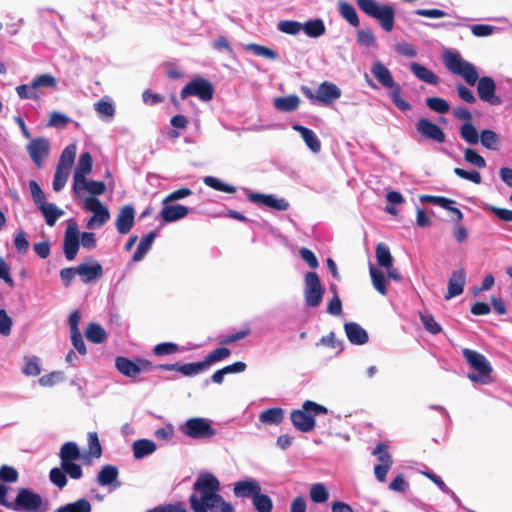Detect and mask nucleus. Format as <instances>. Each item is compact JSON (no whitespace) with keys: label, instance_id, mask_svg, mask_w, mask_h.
Returning a JSON list of instances; mask_svg holds the SVG:
<instances>
[{"label":"nucleus","instance_id":"nucleus-1","mask_svg":"<svg viewBox=\"0 0 512 512\" xmlns=\"http://www.w3.org/2000/svg\"><path fill=\"white\" fill-rule=\"evenodd\" d=\"M443 62L451 73L461 76L468 85L473 86L477 83V94L480 100L495 106L502 103L501 98L495 94V81L488 76L479 78L476 67L465 61L459 52L446 50L443 54Z\"/></svg>","mask_w":512,"mask_h":512},{"label":"nucleus","instance_id":"nucleus-2","mask_svg":"<svg viewBox=\"0 0 512 512\" xmlns=\"http://www.w3.org/2000/svg\"><path fill=\"white\" fill-rule=\"evenodd\" d=\"M193 489L201 496L192 494L190 507L194 512H234V507L218 493L220 482L209 472L201 473L193 484Z\"/></svg>","mask_w":512,"mask_h":512},{"label":"nucleus","instance_id":"nucleus-3","mask_svg":"<svg viewBox=\"0 0 512 512\" xmlns=\"http://www.w3.org/2000/svg\"><path fill=\"white\" fill-rule=\"evenodd\" d=\"M358 8L367 16L378 21L381 28L391 32L394 28L395 9L388 4H381L376 0H355Z\"/></svg>","mask_w":512,"mask_h":512},{"label":"nucleus","instance_id":"nucleus-4","mask_svg":"<svg viewBox=\"0 0 512 512\" xmlns=\"http://www.w3.org/2000/svg\"><path fill=\"white\" fill-rule=\"evenodd\" d=\"M328 409L316 402L306 400L302 404V409L293 410L291 412V422L293 426L300 432H310L315 428V416L319 414H327Z\"/></svg>","mask_w":512,"mask_h":512},{"label":"nucleus","instance_id":"nucleus-5","mask_svg":"<svg viewBox=\"0 0 512 512\" xmlns=\"http://www.w3.org/2000/svg\"><path fill=\"white\" fill-rule=\"evenodd\" d=\"M462 354L470 368L475 371L468 374L471 381L480 384H488L492 381L493 368L483 354L469 348H464Z\"/></svg>","mask_w":512,"mask_h":512},{"label":"nucleus","instance_id":"nucleus-6","mask_svg":"<svg viewBox=\"0 0 512 512\" xmlns=\"http://www.w3.org/2000/svg\"><path fill=\"white\" fill-rule=\"evenodd\" d=\"M371 72L373 76L379 81V83H381L385 88L392 89L390 94L391 101L397 108H399L401 111L410 110V104L401 97L402 90L400 85L395 83L391 72L383 63L380 61L374 62Z\"/></svg>","mask_w":512,"mask_h":512},{"label":"nucleus","instance_id":"nucleus-7","mask_svg":"<svg viewBox=\"0 0 512 512\" xmlns=\"http://www.w3.org/2000/svg\"><path fill=\"white\" fill-rule=\"evenodd\" d=\"M115 368L122 375L135 378L142 372H149L154 368L152 362L146 358L137 357L131 360L124 356H118L115 359Z\"/></svg>","mask_w":512,"mask_h":512},{"label":"nucleus","instance_id":"nucleus-8","mask_svg":"<svg viewBox=\"0 0 512 512\" xmlns=\"http://www.w3.org/2000/svg\"><path fill=\"white\" fill-rule=\"evenodd\" d=\"M325 293L320 278L316 272H307L304 276V299L308 307L320 305Z\"/></svg>","mask_w":512,"mask_h":512},{"label":"nucleus","instance_id":"nucleus-9","mask_svg":"<svg viewBox=\"0 0 512 512\" xmlns=\"http://www.w3.org/2000/svg\"><path fill=\"white\" fill-rule=\"evenodd\" d=\"M214 95V87L210 81L207 79L198 77L188 84H186L181 92L180 97L182 100L186 99L189 96H196L200 100L207 102L213 98Z\"/></svg>","mask_w":512,"mask_h":512},{"label":"nucleus","instance_id":"nucleus-10","mask_svg":"<svg viewBox=\"0 0 512 512\" xmlns=\"http://www.w3.org/2000/svg\"><path fill=\"white\" fill-rule=\"evenodd\" d=\"M181 431L193 439L211 438L216 434V430L210 425L209 421L200 417L189 418Z\"/></svg>","mask_w":512,"mask_h":512},{"label":"nucleus","instance_id":"nucleus-11","mask_svg":"<svg viewBox=\"0 0 512 512\" xmlns=\"http://www.w3.org/2000/svg\"><path fill=\"white\" fill-rule=\"evenodd\" d=\"M79 247V227L74 219H70L64 234L63 252L65 258L68 261L74 260L79 251Z\"/></svg>","mask_w":512,"mask_h":512},{"label":"nucleus","instance_id":"nucleus-12","mask_svg":"<svg viewBox=\"0 0 512 512\" xmlns=\"http://www.w3.org/2000/svg\"><path fill=\"white\" fill-rule=\"evenodd\" d=\"M373 455H376L381 464L374 467L375 477L378 481L384 482L386 475L393 463L392 456L388 452V446L385 443H378L374 448Z\"/></svg>","mask_w":512,"mask_h":512},{"label":"nucleus","instance_id":"nucleus-13","mask_svg":"<svg viewBox=\"0 0 512 512\" xmlns=\"http://www.w3.org/2000/svg\"><path fill=\"white\" fill-rule=\"evenodd\" d=\"M49 150V140L44 137L34 138L27 145V152L38 168L43 166V161L48 156Z\"/></svg>","mask_w":512,"mask_h":512},{"label":"nucleus","instance_id":"nucleus-14","mask_svg":"<svg viewBox=\"0 0 512 512\" xmlns=\"http://www.w3.org/2000/svg\"><path fill=\"white\" fill-rule=\"evenodd\" d=\"M417 132L425 139L437 143H444L446 140L443 129L427 118H420L416 123Z\"/></svg>","mask_w":512,"mask_h":512},{"label":"nucleus","instance_id":"nucleus-15","mask_svg":"<svg viewBox=\"0 0 512 512\" xmlns=\"http://www.w3.org/2000/svg\"><path fill=\"white\" fill-rule=\"evenodd\" d=\"M88 262L79 264L77 268V275H79L81 281L85 284L90 283L103 276L102 265L95 261L93 258H89Z\"/></svg>","mask_w":512,"mask_h":512},{"label":"nucleus","instance_id":"nucleus-16","mask_svg":"<svg viewBox=\"0 0 512 512\" xmlns=\"http://www.w3.org/2000/svg\"><path fill=\"white\" fill-rule=\"evenodd\" d=\"M262 488L260 483L253 478H246L244 480L237 481L233 487V493L237 498H251L258 492H261Z\"/></svg>","mask_w":512,"mask_h":512},{"label":"nucleus","instance_id":"nucleus-17","mask_svg":"<svg viewBox=\"0 0 512 512\" xmlns=\"http://www.w3.org/2000/svg\"><path fill=\"white\" fill-rule=\"evenodd\" d=\"M247 198L252 203L263 204L278 211H286L289 208V203L285 199H278L273 195L250 192Z\"/></svg>","mask_w":512,"mask_h":512},{"label":"nucleus","instance_id":"nucleus-18","mask_svg":"<svg viewBox=\"0 0 512 512\" xmlns=\"http://www.w3.org/2000/svg\"><path fill=\"white\" fill-rule=\"evenodd\" d=\"M84 208L87 211L93 212V216L97 220V224L99 226L104 225L110 219L108 208L105 207L96 197H86L84 200Z\"/></svg>","mask_w":512,"mask_h":512},{"label":"nucleus","instance_id":"nucleus-19","mask_svg":"<svg viewBox=\"0 0 512 512\" xmlns=\"http://www.w3.org/2000/svg\"><path fill=\"white\" fill-rule=\"evenodd\" d=\"M341 89L329 81L322 82L317 89V101L329 105L341 97Z\"/></svg>","mask_w":512,"mask_h":512},{"label":"nucleus","instance_id":"nucleus-20","mask_svg":"<svg viewBox=\"0 0 512 512\" xmlns=\"http://www.w3.org/2000/svg\"><path fill=\"white\" fill-rule=\"evenodd\" d=\"M135 211L131 205L123 206L117 216L115 225L120 234H128L134 225Z\"/></svg>","mask_w":512,"mask_h":512},{"label":"nucleus","instance_id":"nucleus-21","mask_svg":"<svg viewBox=\"0 0 512 512\" xmlns=\"http://www.w3.org/2000/svg\"><path fill=\"white\" fill-rule=\"evenodd\" d=\"M466 282V271L463 268L455 270L448 283V291L445 299L449 300L463 293L464 285Z\"/></svg>","mask_w":512,"mask_h":512},{"label":"nucleus","instance_id":"nucleus-22","mask_svg":"<svg viewBox=\"0 0 512 512\" xmlns=\"http://www.w3.org/2000/svg\"><path fill=\"white\" fill-rule=\"evenodd\" d=\"M344 330L348 340L354 345H364L369 340L367 331L356 322L345 323Z\"/></svg>","mask_w":512,"mask_h":512},{"label":"nucleus","instance_id":"nucleus-23","mask_svg":"<svg viewBox=\"0 0 512 512\" xmlns=\"http://www.w3.org/2000/svg\"><path fill=\"white\" fill-rule=\"evenodd\" d=\"M119 470L116 466L107 464L104 465L97 474V482L100 486H113L119 487L118 481Z\"/></svg>","mask_w":512,"mask_h":512},{"label":"nucleus","instance_id":"nucleus-24","mask_svg":"<svg viewBox=\"0 0 512 512\" xmlns=\"http://www.w3.org/2000/svg\"><path fill=\"white\" fill-rule=\"evenodd\" d=\"M160 216L163 222L171 223L184 218L189 213V208L183 205L163 204Z\"/></svg>","mask_w":512,"mask_h":512},{"label":"nucleus","instance_id":"nucleus-25","mask_svg":"<svg viewBox=\"0 0 512 512\" xmlns=\"http://www.w3.org/2000/svg\"><path fill=\"white\" fill-rule=\"evenodd\" d=\"M411 72L421 81L430 85H438L440 82L439 77L425 66L412 62L409 65Z\"/></svg>","mask_w":512,"mask_h":512},{"label":"nucleus","instance_id":"nucleus-26","mask_svg":"<svg viewBox=\"0 0 512 512\" xmlns=\"http://www.w3.org/2000/svg\"><path fill=\"white\" fill-rule=\"evenodd\" d=\"M293 130L300 133L305 144L309 147V149L312 152H314V153L320 152L321 142L311 129L304 127L302 125H299V124H295V125H293Z\"/></svg>","mask_w":512,"mask_h":512},{"label":"nucleus","instance_id":"nucleus-27","mask_svg":"<svg viewBox=\"0 0 512 512\" xmlns=\"http://www.w3.org/2000/svg\"><path fill=\"white\" fill-rule=\"evenodd\" d=\"M85 336L90 342L94 344H102L108 338L105 329L96 322H91L88 324L85 330Z\"/></svg>","mask_w":512,"mask_h":512},{"label":"nucleus","instance_id":"nucleus-28","mask_svg":"<svg viewBox=\"0 0 512 512\" xmlns=\"http://www.w3.org/2000/svg\"><path fill=\"white\" fill-rule=\"evenodd\" d=\"M273 104L278 111L291 112L299 107L300 98L294 94L285 97H277L274 99Z\"/></svg>","mask_w":512,"mask_h":512},{"label":"nucleus","instance_id":"nucleus-29","mask_svg":"<svg viewBox=\"0 0 512 512\" xmlns=\"http://www.w3.org/2000/svg\"><path fill=\"white\" fill-rule=\"evenodd\" d=\"M283 419L284 410L280 407L266 409L259 415V421L267 425H279Z\"/></svg>","mask_w":512,"mask_h":512},{"label":"nucleus","instance_id":"nucleus-30","mask_svg":"<svg viewBox=\"0 0 512 512\" xmlns=\"http://www.w3.org/2000/svg\"><path fill=\"white\" fill-rule=\"evenodd\" d=\"M157 236L156 231H151L140 241L137 249L133 253L132 259L135 262L141 261L146 253L150 250L155 238Z\"/></svg>","mask_w":512,"mask_h":512},{"label":"nucleus","instance_id":"nucleus-31","mask_svg":"<svg viewBox=\"0 0 512 512\" xmlns=\"http://www.w3.org/2000/svg\"><path fill=\"white\" fill-rule=\"evenodd\" d=\"M156 450V444L148 439H139L133 443V455L136 459L144 458Z\"/></svg>","mask_w":512,"mask_h":512},{"label":"nucleus","instance_id":"nucleus-32","mask_svg":"<svg viewBox=\"0 0 512 512\" xmlns=\"http://www.w3.org/2000/svg\"><path fill=\"white\" fill-rule=\"evenodd\" d=\"M38 209L42 212L47 225L51 227L54 226L58 218L64 214L63 210L59 209L53 203L46 202L43 205H39Z\"/></svg>","mask_w":512,"mask_h":512},{"label":"nucleus","instance_id":"nucleus-33","mask_svg":"<svg viewBox=\"0 0 512 512\" xmlns=\"http://www.w3.org/2000/svg\"><path fill=\"white\" fill-rule=\"evenodd\" d=\"M61 463L76 461L81 458L79 447L74 442H66L62 445L59 453Z\"/></svg>","mask_w":512,"mask_h":512},{"label":"nucleus","instance_id":"nucleus-34","mask_svg":"<svg viewBox=\"0 0 512 512\" xmlns=\"http://www.w3.org/2000/svg\"><path fill=\"white\" fill-rule=\"evenodd\" d=\"M369 273H370L372 284H373L374 288L381 295H386L388 281L385 278L384 273L381 270L375 268L374 266H370Z\"/></svg>","mask_w":512,"mask_h":512},{"label":"nucleus","instance_id":"nucleus-35","mask_svg":"<svg viewBox=\"0 0 512 512\" xmlns=\"http://www.w3.org/2000/svg\"><path fill=\"white\" fill-rule=\"evenodd\" d=\"M302 29L307 36L312 38H318L326 31L324 22L321 19H314L305 22L304 25H302Z\"/></svg>","mask_w":512,"mask_h":512},{"label":"nucleus","instance_id":"nucleus-36","mask_svg":"<svg viewBox=\"0 0 512 512\" xmlns=\"http://www.w3.org/2000/svg\"><path fill=\"white\" fill-rule=\"evenodd\" d=\"M339 13L353 27H358L360 25L358 14L350 3L341 2L339 4Z\"/></svg>","mask_w":512,"mask_h":512},{"label":"nucleus","instance_id":"nucleus-37","mask_svg":"<svg viewBox=\"0 0 512 512\" xmlns=\"http://www.w3.org/2000/svg\"><path fill=\"white\" fill-rule=\"evenodd\" d=\"M376 259L379 266L391 268L393 265V257L389 248L384 243H379L375 249Z\"/></svg>","mask_w":512,"mask_h":512},{"label":"nucleus","instance_id":"nucleus-38","mask_svg":"<svg viewBox=\"0 0 512 512\" xmlns=\"http://www.w3.org/2000/svg\"><path fill=\"white\" fill-rule=\"evenodd\" d=\"M252 505L257 512H272L273 501L267 494H263L262 491L258 492L253 497Z\"/></svg>","mask_w":512,"mask_h":512},{"label":"nucleus","instance_id":"nucleus-39","mask_svg":"<svg viewBox=\"0 0 512 512\" xmlns=\"http://www.w3.org/2000/svg\"><path fill=\"white\" fill-rule=\"evenodd\" d=\"M481 144L489 150H498L500 145V138L498 134L490 129L481 131L480 139Z\"/></svg>","mask_w":512,"mask_h":512},{"label":"nucleus","instance_id":"nucleus-40","mask_svg":"<svg viewBox=\"0 0 512 512\" xmlns=\"http://www.w3.org/2000/svg\"><path fill=\"white\" fill-rule=\"evenodd\" d=\"M460 136L469 144H477L480 136L476 127L471 122H465L460 128Z\"/></svg>","mask_w":512,"mask_h":512},{"label":"nucleus","instance_id":"nucleus-41","mask_svg":"<svg viewBox=\"0 0 512 512\" xmlns=\"http://www.w3.org/2000/svg\"><path fill=\"white\" fill-rule=\"evenodd\" d=\"M203 182L208 187H210L214 190H217V191H221V192H225V193H229V194H233L237 191L235 186L224 183L220 179L213 177V176H206L203 179Z\"/></svg>","mask_w":512,"mask_h":512},{"label":"nucleus","instance_id":"nucleus-42","mask_svg":"<svg viewBox=\"0 0 512 512\" xmlns=\"http://www.w3.org/2000/svg\"><path fill=\"white\" fill-rule=\"evenodd\" d=\"M56 512H91V504L87 499L81 498L59 507Z\"/></svg>","mask_w":512,"mask_h":512},{"label":"nucleus","instance_id":"nucleus-43","mask_svg":"<svg viewBox=\"0 0 512 512\" xmlns=\"http://www.w3.org/2000/svg\"><path fill=\"white\" fill-rule=\"evenodd\" d=\"M246 50H249L253 52L255 55L269 59V60H276L278 58V54L275 50L259 45L256 43H250L245 46Z\"/></svg>","mask_w":512,"mask_h":512},{"label":"nucleus","instance_id":"nucleus-44","mask_svg":"<svg viewBox=\"0 0 512 512\" xmlns=\"http://www.w3.org/2000/svg\"><path fill=\"white\" fill-rule=\"evenodd\" d=\"M75 157L76 145L70 144L63 149L57 166L70 170L71 166L74 164Z\"/></svg>","mask_w":512,"mask_h":512},{"label":"nucleus","instance_id":"nucleus-45","mask_svg":"<svg viewBox=\"0 0 512 512\" xmlns=\"http://www.w3.org/2000/svg\"><path fill=\"white\" fill-rule=\"evenodd\" d=\"M94 108L97 114L106 120H111L115 115V107L111 101L101 99L94 104Z\"/></svg>","mask_w":512,"mask_h":512},{"label":"nucleus","instance_id":"nucleus-46","mask_svg":"<svg viewBox=\"0 0 512 512\" xmlns=\"http://www.w3.org/2000/svg\"><path fill=\"white\" fill-rule=\"evenodd\" d=\"M309 496L314 503H324L329 498V492L323 483H316L311 486Z\"/></svg>","mask_w":512,"mask_h":512},{"label":"nucleus","instance_id":"nucleus-47","mask_svg":"<svg viewBox=\"0 0 512 512\" xmlns=\"http://www.w3.org/2000/svg\"><path fill=\"white\" fill-rule=\"evenodd\" d=\"M427 107L439 114H446L450 111L449 103L440 97H429L426 99Z\"/></svg>","mask_w":512,"mask_h":512},{"label":"nucleus","instance_id":"nucleus-48","mask_svg":"<svg viewBox=\"0 0 512 512\" xmlns=\"http://www.w3.org/2000/svg\"><path fill=\"white\" fill-rule=\"evenodd\" d=\"M69 173H70L69 169H66V168H63L60 166L56 167L53 184H52L54 191L59 192L60 190L63 189V187L65 186V184L68 180Z\"/></svg>","mask_w":512,"mask_h":512},{"label":"nucleus","instance_id":"nucleus-49","mask_svg":"<svg viewBox=\"0 0 512 512\" xmlns=\"http://www.w3.org/2000/svg\"><path fill=\"white\" fill-rule=\"evenodd\" d=\"M230 354H231L230 349H228L226 347L217 348L214 351H212L211 353H209L204 358V363H205L206 367L208 368L211 364L228 358L230 356Z\"/></svg>","mask_w":512,"mask_h":512},{"label":"nucleus","instance_id":"nucleus-50","mask_svg":"<svg viewBox=\"0 0 512 512\" xmlns=\"http://www.w3.org/2000/svg\"><path fill=\"white\" fill-rule=\"evenodd\" d=\"M32 84L36 90L42 87L55 89L57 87V79L51 74H42L35 77Z\"/></svg>","mask_w":512,"mask_h":512},{"label":"nucleus","instance_id":"nucleus-51","mask_svg":"<svg viewBox=\"0 0 512 512\" xmlns=\"http://www.w3.org/2000/svg\"><path fill=\"white\" fill-rule=\"evenodd\" d=\"M207 369L204 360L200 362L180 364L179 372L185 376H194Z\"/></svg>","mask_w":512,"mask_h":512},{"label":"nucleus","instance_id":"nucleus-52","mask_svg":"<svg viewBox=\"0 0 512 512\" xmlns=\"http://www.w3.org/2000/svg\"><path fill=\"white\" fill-rule=\"evenodd\" d=\"M93 159L89 152H84L80 155L78 165L74 172L79 174H89L92 171Z\"/></svg>","mask_w":512,"mask_h":512},{"label":"nucleus","instance_id":"nucleus-53","mask_svg":"<svg viewBox=\"0 0 512 512\" xmlns=\"http://www.w3.org/2000/svg\"><path fill=\"white\" fill-rule=\"evenodd\" d=\"M279 31L289 35H296L302 29V24L295 20H282L278 23Z\"/></svg>","mask_w":512,"mask_h":512},{"label":"nucleus","instance_id":"nucleus-54","mask_svg":"<svg viewBox=\"0 0 512 512\" xmlns=\"http://www.w3.org/2000/svg\"><path fill=\"white\" fill-rule=\"evenodd\" d=\"M464 159H465V161L469 162L470 164H472L478 168L486 167L485 159L476 150H474L472 148L465 149Z\"/></svg>","mask_w":512,"mask_h":512},{"label":"nucleus","instance_id":"nucleus-55","mask_svg":"<svg viewBox=\"0 0 512 512\" xmlns=\"http://www.w3.org/2000/svg\"><path fill=\"white\" fill-rule=\"evenodd\" d=\"M89 454L94 458H100L102 455V446L96 432L88 433Z\"/></svg>","mask_w":512,"mask_h":512},{"label":"nucleus","instance_id":"nucleus-56","mask_svg":"<svg viewBox=\"0 0 512 512\" xmlns=\"http://www.w3.org/2000/svg\"><path fill=\"white\" fill-rule=\"evenodd\" d=\"M422 202H428L435 205H438L444 209H451V205L455 204V201L443 196H432V195H423L420 197Z\"/></svg>","mask_w":512,"mask_h":512},{"label":"nucleus","instance_id":"nucleus-57","mask_svg":"<svg viewBox=\"0 0 512 512\" xmlns=\"http://www.w3.org/2000/svg\"><path fill=\"white\" fill-rule=\"evenodd\" d=\"M50 481L59 489H63L67 485L66 472L62 468H52L49 473Z\"/></svg>","mask_w":512,"mask_h":512},{"label":"nucleus","instance_id":"nucleus-58","mask_svg":"<svg viewBox=\"0 0 512 512\" xmlns=\"http://www.w3.org/2000/svg\"><path fill=\"white\" fill-rule=\"evenodd\" d=\"M179 351V346L173 342L159 343L153 348V353L156 356L171 355Z\"/></svg>","mask_w":512,"mask_h":512},{"label":"nucleus","instance_id":"nucleus-59","mask_svg":"<svg viewBox=\"0 0 512 512\" xmlns=\"http://www.w3.org/2000/svg\"><path fill=\"white\" fill-rule=\"evenodd\" d=\"M29 188L31 192V196L33 198V201L35 205L39 208V205H43L46 203V197L41 189L40 185L35 180L29 181Z\"/></svg>","mask_w":512,"mask_h":512},{"label":"nucleus","instance_id":"nucleus-60","mask_svg":"<svg viewBox=\"0 0 512 512\" xmlns=\"http://www.w3.org/2000/svg\"><path fill=\"white\" fill-rule=\"evenodd\" d=\"M70 123V118L66 115L53 111L49 115V120L47 122V126L55 127V128H63Z\"/></svg>","mask_w":512,"mask_h":512},{"label":"nucleus","instance_id":"nucleus-61","mask_svg":"<svg viewBox=\"0 0 512 512\" xmlns=\"http://www.w3.org/2000/svg\"><path fill=\"white\" fill-rule=\"evenodd\" d=\"M421 322L424 328L431 334H439L442 331L441 325L435 321L434 317L430 314H420Z\"/></svg>","mask_w":512,"mask_h":512},{"label":"nucleus","instance_id":"nucleus-62","mask_svg":"<svg viewBox=\"0 0 512 512\" xmlns=\"http://www.w3.org/2000/svg\"><path fill=\"white\" fill-rule=\"evenodd\" d=\"M331 290L334 293V295L327 305V312L333 316H339L342 313V302L340 297L338 296L336 287L332 286Z\"/></svg>","mask_w":512,"mask_h":512},{"label":"nucleus","instance_id":"nucleus-63","mask_svg":"<svg viewBox=\"0 0 512 512\" xmlns=\"http://www.w3.org/2000/svg\"><path fill=\"white\" fill-rule=\"evenodd\" d=\"M64 379L63 372L53 371L39 378V384L43 387H50Z\"/></svg>","mask_w":512,"mask_h":512},{"label":"nucleus","instance_id":"nucleus-64","mask_svg":"<svg viewBox=\"0 0 512 512\" xmlns=\"http://www.w3.org/2000/svg\"><path fill=\"white\" fill-rule=\"evenodd\" d=\"M357 42L366 47H372L376 44V38L370 29H361L357 31Z\"/></svg>","mask_w":512,"mask_h":512}]
</instances>
